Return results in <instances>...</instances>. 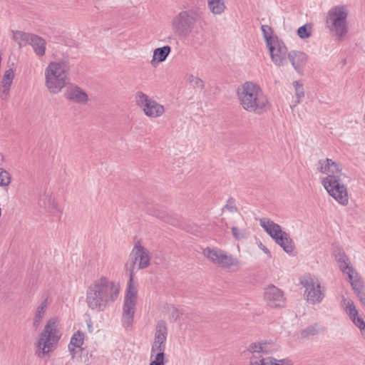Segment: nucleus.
Returning a JSON list of instances; mask_svg holds the SVG:
<instances>
[{
	"label": "nucleus",
	"mask_w": 365,
	"mask_h": 365,
	"mask_svg": "<svg viewBox=\"0 0 365 365\" xmlns=\"http://www.w3.org/2000/svg\"><path fill=\"white\" fill-rule=\"evenodd\" d=\"M152 215H155L156 217L159 218L162 221L171 223L170 217L168 214L165 211H160L158 210L155 212L151 213Z\"/></svg>",
	"instance_id": "ea45409f"
},
{
	"label": "nucleus",
	"mask_w": 365,
	"mask_h": 365,
	"mask_svg": "<svg viewBox=\"0 0 365 365\" xmlns=\"http://www.w3.org/2000/svg\"><path fill=\"white\" fill-rule=\"evenodd\" d=\"M312 26L310 24H305L297 29V35L302 39L307 38L312 35Z\"/></svg>",
	"instance_id": "72a5a7b5"
},
{
	"label": "nucleus",
	"mask_w": 365,
	"mask_h": 365,
	"mask_svg": "<svg viewBox=\"0 0 365 365\" xmlns=\"http://www.w3.org/2000/svg\"><path fill=\"white\" fill-rule=\"evenodd\" d=\"M361 288H362V284H361V287L358 290H354V291L357 292V294H358L359 297L360 298L361 302L365 306V294L361 293L360 292V289Z\"/></svg>",
	"instance_id": "79ce46f5"
},
{
	"label": "nucleus",
	"mask_w": 365,
	"mask_h": 365,
	"mask_svg": "<svg viewBox=\"0 0 365 365\" xmlns=\"http://www.w3.org/2000/svg\"><path fill=\"white\" fill-rule=\"evenodd\" d=\"M207 6L215 15L222 14L226 9L225 0H207Z\"/></svg>",
	"instance_id": "bb28decb"
},
{
	"label": "nucleus",
	"mask_w": 365,
	"mask_h": 365,
	"mask_svg": "<svg viewBox=\"0 0 365 365\" xmlns=\"http://www.w3.org/2000/svg\"><path fill=\"white\" fill-rule=\"evenodd\" d=\"M120 285L106 277L95 280L88 287L86 302L89 309L94 312H103L118 297Z\"/></svg>",
	"instance_id": "f03ea898"
},
{
	"label": "nucleus",
	"mask_w": 365,
	"mask_h": 365,
	"mask_svg": "<svg viewBox=\"0 0 365 365\" xmlns=\"http://www.w3.org/2000/svg\"><path fill=\"white\" fill-rule=\"evenodd\" d=\"M200 18V13L197 10L190 9L180 11L173 19V29L179 36L186 37L190 34Z\"/></svg>",
	"instance_id": "6e6552de"
},
{
	"label": "nucleus",
	"mask_w": 365,
	"mask_h": 365,
	"mask_svg": "<svg viewBox=\"0 0 365 365\" xmlns=\"http://www.w3.org/2000/svg\"><path fill=\"white\" fill-rule=\"evenodd\" d=\"M350 319L352 321L354 325L360 329L361 335L365 339V322L364 319L359 314L351 318Z\"/></svg>",
	"instance_id": "f704fd0d"
},
{
	"label": "nucleus",
	"mask_w": 365,
	"mask_h": 365,
	"mask_svg": "<svg viewBox=\"0 0 365 365\" xmlns=\"http://www.w3.org/2000/svg\"><path fill=\"white\" fill-rule=\"evenodd\" d=\"M187 81L195 88H200L202 90L205 88L203 81L192 74H190L187 76Z\"/></svg>",
	"instance_id": "2f4dec72"
},
{
	"label": "nucleus",
	"mask_w": 365,
	"mask_h": 365,
	"mask_svg": "<svg viewBox=\"0 0 365 365\" xmlns=\"http://www.w3.org/2000/svg\"><path fill=\"white\" fill-rule=\"evenodd\" d=\"M261 30L263 34L264 40L266 41V45L269 46L272 42V30L271 27L267 25H262L261 26Z\"/></svg>",
	"instance_id": "e433bc0d"
},
{
	"label": "nucleus",
	"mask_w": 365,
	"mask_h": 365,
	"mask_svg": "<svg viewBox=\"0 0 365 365\" xmlns=\"http://www.w3.org/2000/svg\"><path fill=\"white\" fill-rule=\"evenodd\" d=\"M237 97L240 106L250 113L262 114L269 108V103L259 85L246 81L237 88Z\"/></svg>",
	"instance_id": "7ed1b4c3"
},
{
	"label": "nucleus",
	"mask_w": 365,
	"mask_h": 365,
	"mask_svg": "<svg viewBox=\"0 0 365 365\" xmlns=\"http://www.w3.org/2000/svg\"><path fill=\"white\" fill-rule=\"evenodd\" d=\"M267 46L269 49L272 61L278 66H284L287 63L286 47L283 45H281L278 42L274 45L272 42L269 46Z\"/></svg>",
	"instance_id": "f3484780"
},
{
	"label": "nucleus",
	"mask_w": 365,
	"mask_h": 365,
	"mask_svg": "<svg viewBox=\"0 0 365 365\" xmlns=\"http://www.w3.org/2000/svg\"><path fill=\"white\" fill-rule=\"evenodd\" d=\"M323 331H324V328L322 327L317 323H315V324L309 325V326L307 327L305 329H302L301 331L300 334L302 338H308L312 336H315Z\"/></svg>",
	"instance_id": "c85d7f7f"
},
{
	"label": "nucleus",
	"mask_w": 365,
	"mask_h": 365,
	"mask_svg": "<svg viewBox=\"0 0 365 365\" xmlns=\"http://www.w3.org/2000/svg\"><path fill=\"white\" fill-rule=\"evenodd\" d=\"M259 225L264 231L279 245L287 253H292L294 244L289 233L282 230L281 226L269 218L259 219Z\"/></svg>",
	"instance_id": "423d86ee"
},
{
	"label": "nucleus",
	"mask_w": 365,
	"mask_h": 365,
	"mask_svg": "<svg viewBox=\"0 0 365 365\" xmlns=\"http://www.w3.org/2000/svg\"><path fill=\"white\" fill-rule=\"evenodd\" d=\"M270 343L267 341L251 343L247 348V351L252 354L250 357H256L259 354H269L273 352L269 347Z\"/></svg>",
	"instance_id": "412c9836"
},
{
	"label": "nucleus",
	"mask_w": 365,
	"mask_h": 365,
	"mask_svg": "<svg viewBox=\"0 0 365 365\" xmlns=\"http://www.w3.org/2000/svg\"><path fill=\"white\" fill-rule=\"evenodd\" d=\"M66 99L79 104H86L88 101L87 93L78 86L71 85L64 93Z\"/></svg>",
	"instance_id": "a211bd4d"
},
{
	"label": "nucleus",
	"mask_w": 365,
	"mask_h": 365,
	"mask_svg": "<svg viewBox=\"0 0 365 365\" xmlns=\"http://www.w3.org/2000/svg\"><path fill=\"white\" fill-rule=\"evenodd\" d=\"M342 175L326 176L322 178V184L328 194L341 205L349 203V195L346 187L341 182Z\"/></svg>",
	"instance_id": "1a4fd4ad"
},
{
	"label": "nucleus",
	"mask_w": 365,
	"mask_h": 365,
	"mask_svg": "<svg viewBox=\"0 0 365 365\" xmlns=\"http://www.w3.org/2000/svg\"><path fill=\"white\" fill-rule=\"evenodd\" d=\"M13 38L20 47L29 44L31 46L35 54L41 58L46 53V42L42 37L30 33L16 31L13 33Z\"/></svg>",
	"instance_id": "f8f14e48"
},
{
	"label": "nucleus",
	"mask_w": 365,
	"mask_h": 365,
	"mask_svg": "<svg viewBox=\"0 0 365 365\" xmlns=\"http://www.w3.org/2000/svg\"><path fill=\"white\" fill-rule=\"evenodd\" d=\"M336 261L339 264L340 270L348 275L349 280L354 290H358L361 287V280L358 273L351 265L349 258L341 248H336L334 251Z\"/></svg>",
	"instance_id": "ddd939ff"
},
{
	"label": "nucleus",
	"mask_w": 365,
	"mask_h": 365,
	"mask_svg": "<svg viewBox=\"0 0 365 365\" xmlns=\"http://www.w3.org/2000/svg\"><path fill=\"white\" fill-rule=\"evenodd\" d=\"M304 288V297L311 304H319L325 297V289L320 282L311 276H306L300 280Z\"/></svg>",
	"instance_id": "9b49d317"
},
{
	"label": "nucleus",
	"mask_w": 365,
	"mask_h": 365,
	"mask_svg": "<svg viewBox=\"0 0 365 365\" xmlns=\"http://www.w3.org/2000/svg\"><path fill=\"white\" fill-rule=\"evenodd\" d=\"M341 306L344 307L345 312L348 314L350 319L359 314L354 302L351 299L343 297L341 300Z\"/></svg>",
	"instance_id": "c756f323"
},
{
	"label": "nucleus",
	"mask_w": 365,
	"mask_h": 365,
	"mask_svg": "<svg viewBox=\"0 0 365 365\" xmlns=\"http://www.w3.org/2000/svg\"><path fill=\"white\" fill-rule=\"evenodd\" d=\"M165 349H161L160 350L154 347H151L150 350V365H165L166 363Z\"/></svg>",
	"instance_id": "393cba45"
},
{
	"label": "nucleus",
	"mask_w": 365,
	"mask_h": 365,
	"mask_svg": "<svg viewBox=\"0 0 365 365\" xmlns=\"http://www.w3.org/2000/svg\"><path fill=\"white\" fill-rule=\"evenodd\" d=\"M205 255L215 264L225 269H239L240 261L232 255L217 247H207Z\"/></svg>",
	"instance_id": "9d476101"
},
{
	"label": "nucleus",
	"mask_w": 365,
	"mask_h": 365,
	"mask_svg": "<svg viewBox=\"0 0 365 365\" xmlns=\"http://www.w3.org/2000/svg\"><path fill=\"white\" fill-rule=\"evenodd\" d=\"M38 205L40 207H44L47 212L53 215H56L59 212V210L55 200L48 193H44L43 195H41Z\"/></svg>",
	"instance_id": "4be33fe9"
},
{
	"label": "nucleus",
	"mask_w": 365,
	"mask_h": 365,
	"mask_svg": "<svg viewBox=\"0 0 365 365\" xmlns=\"http://www.w3.org/2000/svg\"><path fill=\"white\" fill-rule=\"evenodd\" d=\"M264 299L269 307H282L284 298L282 292L274 285L269 286L264 292Z\"/></svg>",
	"instance_id": "dca6fc26"
},
{
	"label": "nucleus",
	"mask_w": 365,
	"mask_h": 365,
	"mask_svg": "<svg viewBox=\"0 0 365 365\" xmlns=\"http://www.w3.org/2000/svg\"><path fill=\"white\" fill-rule=\"evenodd\" d=\"M47 309V299H44L41 303L36 308L34 322H33V326L36 329L39 327L41 320L46 312Z\"/></svg>",
	"instance_id": "cd10ccee"
},
{
	"label": "nucleus",
	"mask_w": 365,
	"mask_h": 365,
	"mask_svg": "<svg viewBox=\"0 0 365 365\" xmlns=\"http://www.w3.org/2000/svg\"><path fill=\"white\" fill-rule=\"evenodd\" d=\"M272 356L263 358L261 356L250 357V365H270Z\"/></svg>",
	"instance_id": "473e14b6"
},
{
	"label": "nucleus",
	"mask_w": 365,
	"mask_h": 365,
	"mask_svg": "<svg viewBox=\"0 0 365 365\" xmlns=\"http://www.w3.org/2000/svg\"><path fill=\"white\" fill-rule=\"evenodd\" d=\"M168 329L165 322L159 321L156 326L154 341L151 347L160 350V348L165 349V341L167 339Z\"/></svg>",
	"instance_id": "6ab92c4d"
},
{
	"label": "nucleus",
	"mask_w": 365,
	"mask_h": 365,
	"mask_svg": "<svg viewBox=\"0 0 365 365\" xmlns=\"http://www.w3.org/2000/svg\"><path fill=\"white\" fill-rule=\"evenodd\" d=\"M347 16L348 11L344 6H334L328 12L327 24L330 30L335 32L339 40H341L347 33Z\"/></svg>",
	"instance_id": "0eeeda50"
},
{
	"label": "nucleus",
	"mask_w": 365,
	"mask_h": 365,
	"mask_svg": "<svg viewBox=\"0 0 365 365\" xmlns=\"http://www.w3.org/2000/svg\"><path fill=\"white\" fill-rule=\"evenodd\" d=\"M259 247L267 255H270L269 250L262 243L260 242L259 244Z\"/></svg>",
	"instance_id": "c03bdc74"
},
{
	"label": "nucleus",
	"mask_w": 365,
	"mask_h": 365,
	"mask_svg": "<svg viewBox=\"0 0 365 365\" xmlns=\"http://www.w3.org/2000/svg\"><path fill=\"white\" fill-rule=\"evenodd\" d=\"M317 170L327 176L343 175L341 165L329 158L319 160L317 162Z\"/></svg>",
	"instance_id": "2eb2a0df"
},
{
	"label": "nucleus",
	"mask_w": 365,
	"mask_h": 365,
	"mask_svg": "<svg viewBox=\"0 0 365 365\" xmlns=\"http://www.w3.org/2000/svg\"><path fill=\"white\" fill-rule=\"evenodd\" d=\"M227 210L230 212H235L237 211V207L235 205V200L233 197H230L227 204L224 206L223 210Z\"/></svg>",
	"instance_id": "4c0bfd02"
},
{
	"label": "nucleus",
	"mask_w": 365,
	"mask_h": 365,
	"mask_svg": "<svg viewBox=\"0 0 365 365\" xmlns=\"http://www.w3.org/2000/svg\"><path fill=\"white\" fill-rule=\"evenodd\" d=\"M130 262H128L125 264L129 273V279L127 283L122 314V324L125 328L132 325L135 312L138 288L134 282L135 267L138 264V269H142L150 265L149 252L138 242L135 245L130 255Z\"/></svg>",
	"instance_id": "f257e3e1"
},
{
	"label": "nucleus",
	"mask_w": 365,
	"mask_h": 365,
	"mask_svg": "<svg viewBox=\"0 0 365 365\" xmlns=\"http://www.w3.org/2000/svg\"><path fill=\"white\" fill-rule=\"evenodd\" d=\"M171 315L172 317L174 318L175 320H176L179 317L180 313L176 308L173 307L171 311Z\"/></svg>",
	"instance_id": "37998d69"
},
{
	"label": "nucleus",
	"mask_w": 365,
	"mask_h": 365,
	"mask_svg": "<svg viewBox=\"0 0 365 365\" xmlns=\"http://www.w3.org/2000/svg\"><path fill=\"white\" fill-rule=\"evenodd\" d=\"M232 234L237 240H241L247 237L245 232L243 230H239L237 227H232Z\"/></svg>",
	"instance_id": "58836bf2"
},
{
	"label": "nucleus",
	"mask_w": 365,
	"mask_h": 365,
	"mask_svg": "<svg viewBox=\"0 0 365 365\" xmlns=\"http://www.w3.org/2000/svg\"><path fill=\"white\" fill-rule=\"evenodd\" d=\"M136 103L143 108L145 114L150 118H158L165 112L163 106L150 98L143 92H138L135 96Z\"/></svg>",
	"instance_id": "4468645a"
},
{
	"label": "nucleus",
	"mask_w": 365,
	"mask_h": 365,
	"mask_svg": "<svg viewBox=\"0 0 365 365\" xmlns=\"http://www.w3.org/2000/svg\"><path fill=\"white\" fill-rule=\"evenodd\" d=\"M287 58L294 70L298 73H302L303 68L307 62V55L302 51H292L288 53Z\"/></svg>",
	"instance_id": "aec40b11"
},
{
	"label": "nucleus",
	"mask_w": 365,
	"mask_h": 365,
	"mask_svg": "<svg viewBox=\"0 0 365 365\" xmlns=\"http://www.w3.org/2000/svg\"><path fill=\"white\" fill-rule=\"evenodd\" d=\"M293 86L295 89V98L294 106L300 103L304 97L303 83L300 81H294Z\"/></svg>",
	"instance_id": "7c9ffc66"
},
{
	"label": "nucleus",
	"mask_w": 365,
	"mask_h": 365,
	"mask_svg": "<svg viewBox=\"0 0 365 365\" xmlns=\"http://www.w3.org/2000/svg\"><path fill=\"white\" fill-rule=\"evenodd\" d=\"M61 337V332L59 329L58 319L51 317L46 322L36 343L38 356L43 357L54 350Z\"/></svg>",
	"instance_id": "20e7f679"
},
{
	"label": "nucleus",
	"mask_w": 365,
	"mask_h": 365,
	"mask_svg": "<svg viewBox=\"0 0 365 365\" xmlns=\"http://www.w3.org/2000/svg\"><path fill=\"white\" fill-rule=\"evenodd\" d=\"M170 52L171 48L169 46H164L163 47L155 48L153 51L151 63L154 65V63L156 61L158 63L165 61Z\"/></svg>",
	"instance_id": "a878e982"
},
{
	"label": "nucleus",
	"mask_w": 365,
	"mask_h": 365,
	"mask_svg": "<svg viewBox=\"0 0 365 365\" xmlns=\"http://www.w3.org/2000/svg\"><path fill=\"white\" fill-rule=\"evenodd\" d=\"M68 66L65 61H52L45 69V85L50 93L56 94L66 84Z\"/></svg>",
	"instance_id": "39448f33"
},
{
	"label": "nucleus",
	"mask_w": 365,
	"mask_h": 365,
	"mask_svg": "<svg viewBox=\"0 0 365 365\" xmlns=\"http://www.w3.org/2000/svg\"><path fill=\"white\" fill-rule=\"evenodd\" d=\"M84 341V334L78 331L73 334L68 344V350L73 358L76 356V349H81Z\"/></svg>",
	"instance_id": "b1692460"
},
{
	"label": "nucleus",
	"mask_w": 365,
	"mask_h": 365,
	"mask_svg": "<svg viewBox=\"0 0 365 365\" xmlns=\"http://www.w3.org/2000/svg\"><path fill=\"white\" fill-rule=\"evenodd\" d=\"M14 76L13 69L9 68L6 71L1 81V89L0 91V96L2 99L6 98L9 96Z\"/></svg>",
	"instance_id": "5701e85b"
},
{
	"label": "nucleus",
	"mask_w": 365,
	"mask_h": 365,
	"mask_svg": "<svg viewBox=\"0 0 365 365\" xmlns=\"http://www.w3.org/2000/svg\"><path fill=\"white\" fill-rule=\"evenodd\" d=\"M11 183V175L8 171L0 168V186L6 187Z\"/></svg>",
	"instance_id": "c9c22d12"
},
{
	"label": "nucleus",
	"mask_w": 365,
	"mask_h": 365,
	"mask_svg": "<svg viewBox=\"0 0 365 365\" xmlns=\"http://www.w3.org/2000/svg\"><path fill=\"white\" fill-rule=\"evenodd\" d=\"M270 365H293V364L288 359H277L272 357Z\"/></svg>",
	"instance_id": "a19ab883"
}]
</instances>
